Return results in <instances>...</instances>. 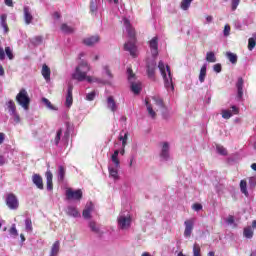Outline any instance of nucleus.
Segmentation results:
<instances>
[{
	"instance_id": "48",
	"label": "nucleus",
	"mask_w": 256,
	"mask_h": 256,
	"mask_svg": "<svg viewBox=\"0 0 256 256\" xmlns=\"http://www.w3.org/2000/svg\"><path fill=\"white\" fill-rule=\"evenodd\" d=\"M112 163H114L116 169L121 167V162L119 161V157L111 156Z\"/></svg>"
},
{
	"instance_id": "52",
	"label": "nucleus",
	"mask_w": 256,
	"mask_h": 256,
	"mask_svg": "<svg viewBox=\"0 0 256 256\" xmlns=\"http://www.w3.org/2000/svg\"><path fill=\"white\" fill-rule=\"evenodd\" d=\"M95 95H96L95 91H92V92L88 93L86 95V100L87 101H94L95 100Z\"/></svg>"
},
{
	"instance_id": "19",
	"label": "nucleus",
	"mask_w": 256,
	"mask_h": 256,
	"mask_svg": "<svg viewBox=\"0 0 256 256\" xmlns=\"http://www.w3.org/2000/svg\"><path fill=\"white\" fill-rule=\"evenodd\" d=\"M41 74L46 81H49L51 79V68L47 64H43Z\"/></svg>"
},
{
	"instance_id": "37",
	"label": "nucleus",
	"mask_w": 256,
	"mask_h": 256,
	"mask_svg": "<svg viewBox=\"0 0 256 256\" xmlns=\"http://www.w3.org/2000/svg\"><path fill=\"white\" fill-rule=\"evenodd\" d=\"M226 57L229 59L230 63H232L233 65L237 63V54L232 52H227Z\"/></svg>"
},
{
	"instance_id": "8",
	"label": "nucleus",
	"mask_w": 256,
	"mask_h": 256,
	"mask_svg": "<svg viewBox=\"0 0 256 256\" xmlns=\"http://www.w3.org/2000/svg\"><path fill=\"white\" fill-rule=\"evenodd\" d=\"M117 221L118 227L122 230L129 229V227H131V216H119Z\"/></svg>"
},
{
	"instance_id": "3",
	"label": "nucleus",
	"mask_w": 256,
	"mask_h": 256,
	"mask_svg": "<svg viewBox=\"0 0 256 256\" xmlns=\"http://www.w3.org/2000/svg\"><path fill=\"white\" fill-rule=\"evenodd\" d=\"M158 68L164 79V85L166 89H168V91H173L175 87L173 86V76L171 75V68L169 67V65H167L165 70V63H163V61H159Z\"/></svg>"
},
{
	"instance_id": "57",
	"label": "nucleus",
	"mask_w": 256,
	"mask_h": 256,
	"mask_svg": "<svg viewBox=\"0 0 256 256\" xmlns=\"http://www.w3.org/2000/svg\"><path fill=\"white\" fill-rule=\"evenodd\" d=\"M5 60V50L3 49V47H0V61H4Z\"/></svg>"
},
{
	"instance_id": "42",
	"label": "nucleus",
	"mask_w": 256,
	"mask_h": 256,
	"mask_svg": "<svg viewBox=\"0 0 256 256\" xmlns=\"http://www.w3.org/2000/svg\"><path fill=\"white\" fill-rule=\"evenodd\" d=\"M128 139H129V132H126L124 134V136L123 135L119 136V141H122V147H125L127 145V140Z\"/></svg>"
},
{
	"instance_id": "29",
	"label": "nucleus",
	"mask_w": 256,
	"mask_h": 256,
	"mask_svg": "<svg viewBox=\"0 0 256 256\" xmlns=\"http://www.w3.org/2000/svg\"><path fill=\"white\" fill-rule=\"evenodd\" d=\"M65 173H66L65 168L63 166H59V169H58V181H60V182L65 181Z\"/></svg>"
},
{
	"instance_id": "51",
	"label": "nucleus",
	"mask_w": 256,
	"mask_h": 256,
	"mask_svg": "<svg viewBox=\"0 0 256 256\" xmlns=\"http://www.w3.org/2000/svg\"><path fill=\"white\" fill-rule=\"evenodd\" d=\"M224 37H229L230 33H231V26H229V24H226L224 26Z\"/></svg>"
},
{
	"instance_id": "60",
	"label": "nucleus",
	"mask_w": 256,
	"mask_h": 256,
	"mask_svg": "<svg viewBox=\"0 0 256 256\" xmlns=\"http://www.w3.org/2000/svg\"><path fill=\"white\" fill-rule=\"evenodd\" d=\"M3 141H5V133L0 132V145H3Z\"/></svg>"
},
{
	"instance_id": "40",
	"label": "nucleus",
	"mask_w": 256,
	"mask_h": 256,
	"mask_svg": "<svg viewBox=\"0 0 256 256\" xmlns=\"http://www.w3.org/2000/svg\"><path fill=\"white\" fill-rule=\"evenodd\" d=\"M255 46H256V39L253 36V38L248 39V51H253L255 49Z\"/></svg>"
},
{
	"instance_id": "30",
	"label": "nucleus",
	"mask_w": 256,
	"mask_h": 256,
	"mask_svg": "<svg viewBox=\"0 0 256 256\" xmlns=\"http://www.w3.org/2000/svg\"><path fill=\"white\" fill-rule=\"evenodd\" d=\"M240 190H241V193L245 194L246 197H249V192L247 191V181L245 180L240 181Z\"/></svg>"
},
{
	"instance_id": "53",
	"label": "nucleus",
	"mask_w": 256,
	"mask_h": 256,
	"mask_svg": "<svg viewBox=\"0 0 256 256\" xmlns=\"http://www.w3.org/2000/svg\"><path fill=\"white\" fill-rule=\"evenodd\" d=\"M42 101H43V103L46 105V107H48V109H55V108L53 107V104H51V101H49V99H47V98H42Z\"/></svg>"
},
{
	"instance_id": "64",
	"label": "nucleus",
	"mask_w": 256,
	"mask_h": 256,
	"mask_svg": "<svg viewBox=\"0 0 256 256\" xmlns=\"http://www.w3.org/2000/svg\"><path fill=\"white\" fill-rule=\"evenodd\" d=\"M206 21L207 23H211L213 21V16H207Z\"/></svg>"
},
{
	"instance_id": "39",
	"label": "nucleus",
	"mask_w": 256,
	"mask_h": 256,
	"mask_svg": "<svg viewBox=\"0 0 256 256\" xmlns=\"http://www.w3.org/2000/svg\"><path fill=\"white\" fill-rule=\"evenodd\" d=\"M30 43H32V45H41V43H43V36H35L30 40Z\"/></svg>"
},
{
	"instance_id": "15",
	"label": "nucleus",
	"mask_w": 256,
	"mask_h": 256,
	"mask_svg": "<svg viewBox=\"0 0 256 256\" xmlns=\"http://www.w3.org/2000/svg\"><path fill=\"white\" fill-rule=\"evenodd\" d=\"M100 38L99 36L95 35V36H90L88 38H85L83 40L84 45H87V47H93V45H95L96 43H99Z\"/></svg>"
},
{
	"instance_id": "5",
	"label": "nucleus",
	"mask_w": 256,
	"mask_h": 256,
	"mask_svg": "<svg viewBox=\"0 0 256 256\" xmlns=\"http://www.w3.org/2000/svg\"><path fill=\"white\" fill-rule=\"evenodd\" d=\"M127 73L128 81L131 85V91L133 92L134 95H139L142 89L141 82H135L136 76L135 73H133V69L128 68Z\"/></svg>"
},
{
	"instance_id": "7",
	"label": "nucleus",
	"mask_w": 256,
	"mask_h": 256,
	"mask_svg": "<svg viewBox=\"0 0 256 256\" xmlns=\"http://www.w3.org/2000/svg\"><path fill=\"white\" fill-rule=\"evenodd\" d=\"M6 205L12 210L19 209V199L13 193H8L6 195Z\"/></svg>"
},
{
	"instance_id": "36",
	"label": "nucleus",
	"mask_w": 256,
	"mask_h": 256,
	"mask_svg": "<svg viewBox=\"0 0 256 256\" xmlns=\"http://www.w3.org/2000/svg\"><path fill=\"white\" fill-rule=\"evenodd\" d=\"M206 61L208 63H215L217 61V57H215V53L214 52H207Z\"/></svg>"
},
{
	"instance_id": "17",
	"label": "nucleus",
	"mask_w": 256,
	"mask_h": 256,
	"mask_svg": "<svg viewBox=\"0 0 256 256\" xmlns=\"http://www.w3.org/2000/svg\"><path fill=\"white\" fill-rule=\"evenodd\" d=\"M45 177H46V183H47V190L53 191V173L50 170H48L45 173Z\"/></svg>"
},
{
	"instance_id": "63",
	"label": "nucleus",
	"mask_w": 256,
	"mask_h": 256,
	"mask_svg": "<svg viewBox=\"0 0 256 256\" xmlns=\"http://www.w3.org/2000/svg\"><path fill=\"white\" fill-rule=\"evenodd\" d=\"M4 163H5V157L0 155V166H3Z\"/></svg>"
},
{
	"instance_id": "6",
	"label": "nucleus",
	"mask_w": 256,
	"mask_h": 256,
	"mask_svg": "<svg viewBox=\"0 0 256 256\" xmlns=\"http://www.w3.org/2000/svg\"><path fill=\"white\" fill-rule=\"evenodd\" d=\"M66 199L68 201H71L72 199H74L75 201H81V199H83V191H81V189L73 190L71 188H68L66 190Z\"/></svg>"
},
{
	"instance_id": "11",
	"label": "nucleus",
	"mask_w": 256,
	"mask_h": 256,
	"mask_svg": "<svg viewBox=\"0 0 256 256\" xmlns=\"http://www.w3.org/2000/svg\"><path fill=\"white\" fill-rule=\"evenodd\" d=\"M232 110H222V118L223 119H231L233 115H239V109L237 106H232Z\"/></svg>"
},
{
	"instance_id": "10",
	"label": "nucleus",
	"mask_w": 256,
	"mask_h": 256,
	"mask_svg": "<svg viewBox=\"0 0 256 256\" xmlns=\"http://www.w3.org/2000/svg\"><path fill=\"white\" fill-rule=\"evenodd\" d=\"M149 47L152 53V57H157V55H159V38L157 36L153 37L149 41Z\"/></svg>"
},
{
	"instance_id": "55",
	"label": "nucleus",
	"mask_w": 256,
	"mask_h": 256,
	"mask_svg": "<svg viewBox=\"0 0 256 256\" xmlns=\"http://www.w3.org/2000/svg\"><path fill=\"white\" fill-rule=\"evenodd\" d=\"M192 209L194 211H201V209H203V205H201L199 203H195V204H193Z\"/></svg>"
},
{
	"instance_id": "26",
	"label": "nucleus",
	"mask_w": 256,
	"mask_h": 256,
	"mask_svg": "<svg viewBox=\"0 0 256 256\" xmlns=\"http://www.w3.org/2000/svg\"><path fill=\"white\" fill-rule=\"evenodd\" d=\"M206 77H207V64H204L200 69V74H199L200 83H205Z\"/></svg>"
},
{
	"instance_id": "1",
	"label": "nucleus",
	"mask_w": 256,
	"mask_h": 256,
	"mask_svg": "<svg viewBox=\"0 0 256 256\" xmlns=\"http://www.w3.org/2000/svg\"><path fill=\"white\" fill-rule=\"evenodd\" d=\"M124 25L126 27V31L128 33V42H126L124 44V51H128L131 55V57H133L134 59L138 56L137 54V32L135 31V29L133 28V26L131 25V21H129V19L124 18Z\"/></svg>"
},
{
	"instance_id": "28",
	"label": "nucleus",
	"mask_w": 256,
	"mask_h": 256,
	"mask_svg": "<svg viewBox=\"0 0 256 256\" xmlns=\"http://www.w3.org/2000/svg\"><path fill=\"white\" fill-rule=\"evenodd\" d=\"M152 101H154L155 105H157V107H159L160 109H164L165 107V102H163V100L161 99V97L159 96H153L152 97Z\"/></svg>"
},
{
	"instance_id": "2",
	"label": "nucleus",
	"mask_w": 256,
	"mask_h": 256,
	"mask_svg": "<svg viewBox=\"0 0 256 256\" xmlns=\"http://www.w3.org/2000/svg\"><path fill=\"white\" fill-rule=\"evenodd\" d=\"M91 71V67L87 62L80 63L77 67L75 72L72 74V79L76 81H87L88 83H101V80L96 77L87 76V73Z\"/></svg>"
},
{
	"instance_id": "34",
	"label": "nucleus",
	"mask_w": 256,
	"mask_h": 256,
	"mask_svg": "<svg viewBox=\"0 0 256 256\" xmlns=\"http://www.w3.org/2000/svg\"><path fill=\"white\" fill-rule=\"evenodd\" d=\"M191 3H193V0H182L180 7L183 11H187L191 7Z\"/></svg>"
},
{
	"instance_id": "35",
	"label": "nucleus",
	"mask_w": 256,
	"mask_h": 256,
	"mask_svg": "<svg viewBox=\"0 0 256 256\" xmlns=\"http://www.w3.org/2000/svg\"><path fill=\"white\" fill-rule=\"evenodd\" d=\"M147 75L150 79H153L155 77V65H148L147 66Z\"/></svg>"
},
{
	"instance_id": "41",
	"label": "nucleus",
	"mask_w": 256,
	"mask_h": 256,
	"mask_svg": "<svg viewBox=\"0 0 256 256\" xmlns=\"http://www.w3.org/2000/svg\"><path fill=\"white\" fill-rule=\"evenodd\" d=\"M91 211H93V208L91 207H87L83 210L82 216L84 217V219H91Z\"/></svg>"
},
{
	"instance_id": "25",
	"label": "nucleus",
	"mask_w": 256,
	"mask_h": 256,
	"mask_svg": "<svg viewBox=\"0 0 256 256\" xmlns=\"http://www.w3.org/2000/svg\"><path fill=\"white\" fill-rule=\"evenodd\" d=\"M62 33H65L66 35H71L75 33V28L67 25L66 23H63L60 27Z\"/></svg>"
},
{
	"instance_id": "21",
	"label": "nucleus",
	"mask_w": 256,
	"mask_h": 256,
	"mask_svg": "<svg viewBox=\"0 0 256 256\" xmlns=\"http://www.w3.org/2000/svg\"><path fill=\"white\" fill-rule=\"evenodd\" d=\"M0 25L4 29V33H9V25L7 24V14L0 16Z\"/></svg>"
},
{
	"instance_id": "62",
	"label": "nucleus",
	"mask_w": 256,
	"mask_h": 256,
	"mask_svg": "<svg viewBox=\"0 0 256 256\" xmlns=\"http://www.w3.org/2000/svg\"><path fill=\"white\" fill-rule=\"evenodd\" d=\"M5 75V69L3 66L0 65V77H3Z\"/></svg>"
},
{
	"instance_id": "49",
	"label": "nucleus",
	"mask_w": 256,
	"mask_h": 256,
	"mask_svg": "<svg viewBox=\"0 0 256 256\" xmlns=\"http://www.w3.org/2000/svg\"><path fill=\"white\" fill-rule=\"evenodd\" d=\"M239 3H241V0H231L232 11H237V7H239Z\"/></svg>"
},
{
	"instance_id": "45",
	"label": "nucleus",
	"mask_w": 256,
	"mask_h": 256,
	"mask_svg": "<svg viewBox=\"0 0 256 256\" xmlns=\"http://www.w3.org/2000/svg\"><path fill=\"white\" fill-rule=\"evenodd\" d=\"M10 235H13V237H18L19 232L17 231V226L15 224H12L10 230H9Z\"/></svg>"
},
{
	"instance_id": "50",
	"label": "nucleus",
	"mask_w": 256,
	"mask_h": 256,
	"mask_svg": "<svg viewBox=\"0 0 256 256\" xmlns=\"http://www.w3.org/2000/svg\"><path fill=\"white\" fill-rule=\"evenodd\" d=\"M216 149L220 155H227V149L221 145H217Z\"/></svg>"
},
{
	"instance_id": "18",
	"label": "nucleus",
	"mask_w": 256,
	"mask_h": 256,
	"mask_svg": "<svg viewBox=\"0 0 256 256\" xmlns=\"http://www.w3.org/2000/svg\"><path fill=\"white\" fill-rule=\"evenodd\" d=\"M145 105H146V107H147L148 115H149L152 119H156L157 113L155 112V110H153V105H151V103L149 102V98H146V99H145Z\"/></svg>"
},
{
	"instance_id": "9",
	"label": "nucleus",
	"mask_w": 256,
	"mask_h": 256,
	"mask_svg": "<svg viewBox=\"0 0 256 256\" xmlns=\"http://www.w3.org/2000/svg\"><path fill=\"white\" fill-rule=\"evenodd\" d=\"M184 225V237H191V233H193V229L195 227V218H190L184 221Z\"/></svg>"
},
{
	"instance_id": "14",
	"label": "nucleus",
	"mask_w": 256,
	"mask_h": 256,
	"mask_svg": "<svg viewBox=\"0 0 256 256\" xmlns=\"http://www.w3.org/2000/svg\"><path fill=\"white\" fill-rule=\"evenodd\" d=\"M65 105L68 108L73 105V85L68 86Z\"/></svg>"
},
{
	"instance_id": "43",
	"label": "nucleus",
	"mask_w": 256,
	"mask_h": 256,
	"mask_svg": "<svg viewBox=\"0 0 256 256\" xmlns=\"http://www.w3.org/2000/svg\"><path fill=\"white\" fill-rule=\"evenodd\" d=\"M193 256H201V246L197 243L193 245Z\"/></svg>"
},
{
	"instance_id": "54",
	"label": "nucleus",
	"mask_w": 256,
	"mask_h": 256,
	"mask_svg": "<svg viewBox=\"0 0 256 256\" xmlns=\"http://www.w3.org/2000/svg\"><path fill=\"white\" fill-rule=\"evenodd\" d=\"M90 11L92 13H95V11H97V4H95V1L90 0Z\"/></svg>"
},
{
	"instance_id": "31",
	"label": "nucleus",
	"mask_w": 256,
	"mask_h": 256,
	"mask_svg": "<svg viewBox=\"0 0 256 256\" xmlns=\"http://www.w3.org/2000/svg\"><path fill=\"white\" fill-rule=\"evenodd\" d=\"M7 107H8V110L10 111V113H12V115H15V113L17 111V106L15 105V102L13 100L8 101Z\"/></svg>"
},
{
	"instance_id": "4",
	"label": "nucleus",
	"mask_w": 256,
	"mask_h": 256,
	"mask_svg": "<svg viewBox=\"0 0 256 256\" xmlns=\"http://www.w3.org/2000/svg\"><path fill=\"white\" fill-rule=\"evenodd\" d=\"M16 101L21 107H23V109L27 111L29 109V105L31 104V98H29L27 90L22 88L16 95Z\"/></svg>"
},
{
	"instance_id": "46",
	"label": "nucleus",
	"mask_w": 256,
	"mask_h": 256,
	"mask_svg": "<svg viewBox=\"0 0 256 256\" xmlns=\"http://www.w3.org/2000/svg\"><path fill=\"white\" fill-rule=\"evenodd\" d=\"M103 71L105 75H107L108 79H113V73L111 72V69H109V66H104Z\"/></svg>"
},
{
	"instance_id": "22",
	"label": "nucleus",
	"mask_w": 256,
	"mask_h": 256,
	"mask_svg": "<svg viewBox=\"0 0 256 256\" xmlns=\"http://www.w3.org/2000/svg\"><path fill=\"white\" fill-rule=\"evenodd\" d=\"M243 78H238V81L236 83V87H237V97L238 99H242L243 98Z\"/></svg>"
},
{
	"instance_id": "38",
	"label": "nucleus",
	"mask_w": 256,
	"mask_h": 256,
	"mask_svg": "<svg viewBox=\"0 0 256 256\" xmlns=\"http://www.w3.org/2000/svg\"><path fill=\"white\" fill-rule=\"evenodd\" d=\"M25 229L28 233L33 232V221H31V218L25 220Z\"/></svg>"
},
{
	"instance_id": "58",
	"label": "nucleus",
	"mask_w": 256,
	"mask_h": 256,
	"mask_svg": "<svg viewBox=\"0 0 256 256\" xmlns=\"http://www.w3.org/2000/svg\"><path fill=\"white\" fill-rule=\"evenodd\" d=\"M227 223H229L230 225H233V223H235V217L231 215L228 216Z\"/></svg>"
},
{
	"instance_id": "61",
	"label": "nucleus",
	"mask_w": 256,
	"mask_h": 256,
	"mask_svg": "<svg viewBox=\"0 0 256 256\" xmlns=\"http://www.w3.org/2000/svg\"><path fill=\"white\" fill-rule=\"evenodd\" d=\"M53 17L54 19H61V14H59V12H54Z\"/></svg>"
},
{
	"instance_id": "59",
	"label": "nucleus",
	"mask_w": 256,
	"mask_h": 256,
	"mask_svg": "<svg viewBox=\"0 0 256 256\" xmlns=\"http://www.w3.org/2000/svg\"><path fill=\"white\" fill-rule=\"evenodd\" d=\"M4 3L7 7H13V0H4Z\"/></svg>"
},
{
	"instance_id": "23",
	"label": "nucleus",
	"mask_w": 256,
	"mask_h": 256,
	"mask_svg": "<svg viewBox=\"0 0 256 256\" xmlns=\"http://www.w3.org/2000/svg\"><path fill=\"white\" fill-rule=\"evenodd\" d=\"M61 249V242L59 240L55 241L51 247L50 255H59Z\"/></svg>"
},
{
	"instance_id": "56",
	"label": "nucleus",
	"mask_w": 256,
	"mask_h": 256,
	"mask_svg": "<svg viewBox=\"0 0 256 256\" xmlns=\"http://www.w3.org/2000/svg\"><path fill=\"white\" fill-rule=\"evenodd\" d=\"M221 64H215L214 67H213V70L216 72V73H221Z\"/></svg>"
},
{
	"instance_id": "13",
	"label": "nucleus",
	"mask_w": 256,
	"mask_h": 256,
	"mask_svg": "<svg viewBox=\"0 0 256 256\" xmlns=\"http://www.w3.org/2000/svg\"><path fill=\"white\" fill-rule=\"evenodd\" d=\"M23 11L26 25H31V23H33V15L31 14V9L29 6H24Z\"/></svg>"
},
{
	"instance_id": "16",
	"label": "nucleus",
	"mask_w": 256,
	"mask_h": 256,
	"mask_svg": "<svg viewBox=\"0 0 256 256\" xmlns=\"http://www.w3.org/2000/svg\"><path fill=\"white\" fill-rule=\"evenodd\" d=\"M160 157L164 159V161L169 160V142H164L162 145V150L160 153Z\"/></svg>"
},
{
	"instance_id": "12",
	"label": "nucleus",
	"mask_w": 256,
	"mask_h": 256,
	"mask_svg": "<svg viewBox=\"0 0 256 256\" xmlns=\"http://www.w3.org/2000/svg\"><path fill=\"white\" fill-rule=\"evenodd\" d=\"M32 183L37 187V189H40L43 191L44 185H43V177L39 174L32 175Z\"/></svg>"
},
{
	"instance_id": "27",
	"label": "nucleus",
	"mask_w": 256,
	"mask_h": 256,
	"mask_svg": "<svg viewBox=\"0 0 256 256\" xmlns=\"http://www.w3.org/2000/svg\"><path fill=\"white\" fill-rule=\"evenodd\" d=\"M108 171H109V176L112 177V179H114L115 181L119 179V171L117 170V168L109 167Z\"/></svg>"
},
{
	"instance_id": "24",
	"label": "nucleus",
	"mask_w": 256,
	"mask_h": 256,
	"mask_svg": "<svg viewBox=\"0 0 256 256\" xmlns=\"http://www.w3.org/2000/svg\"><path fill=\"white\" fill-rule=\"evenodd\" d=\"M67 215L70 217H79V210H77V207L75 206H68L66 210Z\"/></svg>"
},
{
	"instance_id": "32",
	"label": "nucleus",
	"mask_w": 256,
	"mask_h": 256,
	"mask_svg": "<svg viewBox=\"0 0 256 256\" xmlns=\"http://www.w3.org/2000/svg\"><path fill=\"white\" fill-rule=\"evenodd\" d=\"M243 235L244 237H246V239H253V228L251 227L244 228Z\"/></svg>"
},
{
	"instance_id": "47",
	"label": "nucleus",
	"mask_w": 256,
	"mask_h": 256,
	"mask_svg": "<svg viewBox=\"0 0 256 256\" xmlns=\"http://www.w3.org/2000/svg\"><path fill=\"white\" fill-rule=\"evenodd\" d=\"M5 53L8 57V59H10V61H12V59H14L15 56L13 55V50H11V47H6Z\"/></svg>"
},
{
	"instance_id": "20",
	"label": "nucleus",
	"mask_w": 256,
	"mask_h": 256,
	"mask_svg": "<svg viewBox=\"0 0 256 256\" xmlns=\"http://www.w3.org/2000/svg\"><path fill=\"white\" fill-rule=\"evenodd\" d=\"M107 106H108V109L112 111V113H115V111H117V103L115 102V99L113 98V96H109L107 98Z\"/></svg>"
},
{
	"instance_id": "44",
	"label": "nucleus",
	"mask_w": 256,
	"mask_h": 256,
	"mask_svg": "<svg viewBox=\"0 0 256 256\" xmlns=\"http://www.w3.org/2000/svg\"><path fill=\"white\" fill-rule=\"evenodd\" d=\"M61 135H63V129H59L56 133V136L54 138L55 145H59V141H61Z\"/></svg>"
},
{
	"instance_id": "33",
	"label": "nucleus",
	"mask_w": 256,
	"mask_h": 256,
	"mask_svg": "<svg viewBox=\"0 0 256 256\" xmlns=\"http://www.w3.org/2000/svg\"><path fill=\"white\" fill-rule=\"evenodd\" d=\"M89 227L92 233H96V235H99V233H101L99 226H97V223H95L94 221L89 222Z\"/></svg>"
}]
</instances>
